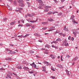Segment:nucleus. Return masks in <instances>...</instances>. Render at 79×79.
I'll return each mask as SVG.
<instances>
[{"instance_id": "1", "label": "nucleus", "mask_w": 79, "mask_h": 79, "mask_svg": "<svg viewBox=\"0 0 79 79\" xmlns=\"http://www.w3.org/2000/svg\"><path fill=\"white\" fill-rule=\"evenodd\" d=\"M45 9L44 10V11L45 12H48L49 11V9L48 8H51V6H46L45 7Z\"/></svg>"}, {"instance_id": "2", "label": "nucleus", "mask_w": 79, "mask_h": 79, "mask_svg": "<svg viewBox=\"0 0 79 79\" xmlns=\"http://www.w3.org/2000/svg\"><path fill=\"white\" fill-rule=\"evenodd\" d=\"M62 45H64V46H67L68 45V41L66 40H65L62 44Z\"/></svg>"}, {"instance_id": "3", "label": "nucleus", "mask_w": 79, "mask_h": 79, "mask_svg": "<svg viewBox=\"0 0 79 79\" xmlns=\"http://www.w3.org/2000/svg\"><path fill=\"white\" fill-rule=\"evenodd\" d=\"M55 27L53 26L49 28V30H48V31H49V32H50V31H53V30H55Z\"/></svg>"}, {"instance_id": "4", "label": "nucleus", "mask_w": 79, "mask_h": 79, "mask_svg": "<svg viewBox=\"0 0 79 79\" xmlns=\"http://www.w3.org/2000/svg\"><path fill=\"white\" fill-rule=\"evenodd\" d=\"M43 63L45 64H46V65H47V66H48V65H50V66H51L52 65V64H49V63L47 61H44L43 62Z\"/></svg>"}, {"instance_id": "5", "label": "nucleus", "mask_w": 79, "mask_h": 79, "mask_svg": "<svg viewBox=\"0 0 79 79\" xmlns=\"http://www.w3.org/2000/svg\"><path fill=\"white\" fill-rule=\"evenodd\" d=\"M27 15L28 16H29V17H32L33 16H34L35 14L34 13H32L31 14H27Z\"/></svg>"}, {"instance_id": "6", "label": "nucleus", "mask_w": 79, "mask_h": 79, "mask_svg": "<svg viewBox=\"0 0 79 79\" xmlns=\"http://www.w3.org/2000/svg\"><path fill=\"white\" fill-rule=\"evenodd\" d=\"M64 31H69V30H68V29L66 28V26H64Z\"/></svg>"}, {"instance_id": "7", "label": "nucleus", "mask_w": 79, "mask_h": 79, "mask_svg": "<svg viewBox=\"0 0 79 79\" xmlns=\"http://www.w3.org/2000/svg\"><path fill=\"white\" fill-rule=\"evenodd\" d=\"M18 3H19V4H21L23 3V1L22 0H19L18 1Z\"/></svg>"}, {"instance_id": "8", "label": "nucleus", "mask_w": 79, "mask_h": 79, "mask_svg": "<svg viewBox=\"0 0 79 79\" xmlns=\"http://www.w3.org/2000/svg\"><path fill=\"white\" fill-rule=\"evenodd\" d=\"M44 4L42 5H40V6H38V8H40V9H43V7H42L43 6H44Z\"/></svg>"}, {"instance_id": "9", "label": "nucleus", "mask_w": 79, "mask_h": 79, "mask_svg": "<svg viewBox=\"0 0 79 79\" xmlns=\"http://www.w3.org/2000/svg\"><path fill=\"white\" fill-rule=\"evenodd\" d=\"M66 72L67 73V74L68 76H70V73H69V71H68V70H65Z\"/></svg>"}, {"instance_id": "10", "label": "nucleus", "mask_w": 79, "mask_h": 79, "mask_svg": "<svg viewBox=\"0 0 79 79\" xmlns=\"http://www.w3.org/2000/svg\"><path fill=\"white\" fill-rule=\"evenodd\" d=\"M48 21H54V20H53V19L52 18L48 19Z\"/></svg>"}, {"instance_id": "11", "label": "nucleus", "mask_w": 79, "mask_h": 79, "mask_svg": "<svg viewBox=\"0 0 79 79\" xmlns=\"http://www.w3.org/2000/svg\"><path fill=\"white\" fill-rule=\"evenodd\" d=\"M37 2H39V3H40L41 4H43V2L41 0H36Z\"/></svg>"}, {"instance_id": "12", "label": "nucleus", "mask_w": 79, "mask_h": 79, "mask_svg": "<svg viewBox=\"0 0 79 79\" xmlns=\"http://www.w3.org/2000/svg\"><path fill=\"white\" fill-rule=\"evenodd\" d=\"M37 2H39V3H40L41 4H43V2L41 0H36Z\"/></svg>"}, {"instance_id": "13", "label": "nucleus", "mask_w": 79, "mask_h": 79, "mask_svg": "<svg viewBox=\"0 0 79 79\" xmlns=\"http://www.w3.org/2000/svg\"><path fill=\"white\" fill-rule=\"evenodd\" d=\"M16 53V52L15 51H12L10 52V53H9V54H15Z\"/></svg>"}, {"instance_id": "14", "label": "nucleus", "mask_w": 79, "mask_h": 79, "mask_svg": "<svg viewBox=\"0 0 79 79\" xmlns=\"http://www.w3.org/2000/svg\"><path fill=\"white\" fill-rule=\"evenodd\" d=\"M37 21H38V19H36V21L30 20V23H36V22H37Z\"/></svg>"}, {"instance_id": "15", "label": "nucleus", "mask_w": 79, "mask_h": 79, "mask_svg": "<svg viewBox=\"0 0 79 79\" xmlns=\"http://www.w3.org/2000/svg\"><path fill=\"white\" fill-rule=\"evenodd\" d=\"M15 23H16V21H14L13 22H11L10 23V24L11 25H13V24H15Z\"/></svg>"}, {"instance_id": "16", "label": "nucleus", "mask_w": 79, "mask_h": 79, "mask_svg": "<svg viewBox=\"0 0 79 79\" xmlns=\"http://www.w3.org/2000/svg\"><path fill=\"white\" fill-rule=\"evenodd\" d=\"M34 35H35V36H38L39 37L40 36V35H39L37 33H35L34 34Z\"/></svg>"}, {"instance_id": "17", "label": "nucleus", "mask_w": 79, "mask_h": 79, "mask_svg": "<svg viewBox=\"0 0 79 79\" xmlns=\"http://www.w3.org/2000/svg\"><path fill=\"white\" fill-rule=\"evenodd\" d=\"M19 5L20 6L22 7L24 6V4H23V3H22L21 4H19Z\"/></svg>"}, {"instance_id": "18", "label": "nucleus", "mask_w": 79, "mask_h": 79, "mask_svg": "<svg viewBox=\"0 0 79 79\" xmlns=\"http://www.w3.org/2000/svg\"><path fill=\"white\" fill-rule=\"evenodd\" d=\"M23 69L25 70H28V69H29L26 66H25L23 68Z\"/></svg>"}, {"instance_id": "19", "label": "nucleus", "mask_w": 79, "mask_h": 79, "mask_svg": "<svg viewBox=\"0 0 79 79\" xmlns=\"http://www.w3.org/2000/svg\"><path fill=\"white\" fill-rule=\"evenodd\" d=\"M50 57H51L53 59H55V56H53L52 54L50 56Z\"/></svg>"}, {"instance_id": "20", "label": "nucleus", "mask_w": 79, "mask_h": 79, "mask_svg": "<svg viewBox=\"0 0 79 79\" xmlns=\"http://www.w3.org/2000/svg\"><path fill=\"white\" fill-rule=\"evenodd\" d=\"M26 26H27L28 27H30L31 25L29 23H26L25 25Z\"/></svg>"}, {"instance_id": "21", "label": "nucleus", "mask_w": 79, "mask_h": 79, "mask_svg": "<svg viewBox=\"0 0 79 79\" xmlns=\"http://www.w3.org/2000/svg\"><path fill=\"white\" fill-rule=\"evenodd\" d=\"M29 34H27L25 36H23V38H25V37H27V36H29Z\"/></svg>"}, {"instance_id": "22", "label": "nucleus", "mask_w": 79, "mask_h": 79, "mask_svg": "<svg viewBox=\"0 0 79 79\" xmlns=\"http://www.w3.org/2000/svg\"><path fill=\"white\" fill-rule=\"evenodd\" d=\"M6 51H7V52H9V53H11L10 52L11 51V50H10L9 49H6Z\"/></svg>"}, {"instance_id": "23", "label": "nucleus", "mask_w": 79, "mask_h": 79, "mask_svg": "<svg viewBox=\"0 0 79 79\" xmlns=\"http://www.w3.org/2000/svg\"><path fill=\"white\" fill-rule=\"evenodd\" d=\"M41 24H44L45 25V24H47V22H42L41 23Z\"/></svg>"}, {"instance_id": "24", "label": "nucleus", "mask_w": 79, "mask_h": 79, "mask_svg": "<svg viewBox=\"0 0 79 79\" xmlns=\"http://www.w3.org/2000/svg\"><path fill=\"white\" fill-rule=\"evenodd\" d=\"M74 16L73 15H72L70 18V19H73V18H74Z\"/></svg>"}, {"instance_id": "25", "label": "nucleus", "mask_w": 79, "mask_h": 79, "mask_svg": "<svg viewBox=\"0 0 79 79\" xmlns=\"http://www.w3.org/2000/svg\"><path fill=\"white\" fill-rule=\"evenodd\" d=\"M50 14H52V11H50L47 13V15H50Z\"/></svg>"}, {"instance_id": "26", "label": "nucleus", "mask_w": 79, "mask_h": 79, "mask_svg": "<svg viewBox=\"0 0 79 79\" xmlns=\"http://www.w3.org/2000/svg\"><path fill=\"white\" fill-rule=\"evenodd\" d=\"M15 11H16V12H19V13H22V12L19 10H16Z\"/></svg>"}, {"instance_id": "27", "label": "nucleus", "mask_w": 79, "mask_h": 79, "mask_svg": "<svg viewBox=\"0 0 79 79\" xmlns=\"http://www.w3.org/2000/svg\"><path fill=\"white\" fill-rule=\"evenodd\" d=\"M29 53H34V52L32 50H31L29 51Z\"/></svg>"}, {"instance_id": "28", "label": "nucleus", "mask_w": 79, "mask_h": 79, "mask_svg": "<svg viewBox=\"0 0 79 79\" xmlns=\"http://www.w3.org/2000/svg\"><path fill=\"white\" fill-rule=\"evenodd\" d=\"M56 41H61V40L60 38H58L56 40Z\"/></svg>"}, {"instance_id": "29", "label": "nucleus", "mask_w": 79, "mask_h": 79, "mask_svg": "<svg viewBox=\"0 0 79 79\" xmlns=\"http://www.w3.org/2000/svg\"><path fill=\"white\" fill-rule=\"evenodd\" d=\"M73 34H74L75 37H76V33L75 32H73Z\"/></svg>"}, {"instance_id": "30", "label": "nucleus", "mask_w": 79, "mask_h": 79, "mask_svg": "<svg viewBox=\"0 0 79 79\" xmlns=\"http://www.w3.org/2000/svg\"><path fill=\"white\" fill-rule=\"evenodd\" d=\"M47 29V27H45L44 28H43L42 29V30H46Z\"/></svg>"}, {"instance_id": "31", "label": "nucleus", "mask_w": 79, "mask_h": 79, "mask_svg": "<svg viewBox=\"0 0 79 79\" xmlns=\"http://www.w3.org/2000/svg\"><path fill=\"white\" fill-rule=\"evenodd\" d=\"M33 67H34V68H36L37 67V65L35 64H34L32 65Z\"/></svg>"}, {"instance_id": "32", "label": "nucleus", "mask_w": 79, "mask_h": 79, "mask_svg": "<svg viewBox=\"0 0 79 79\" xmlns=\"http://www.w3.org/2000/svg\"><path fill=\"white\" fill-rule=\"evenodd\" d=\"M61 15H62V13H59L57 15V16H61Z\"/></svg>"}, {"instance_id": "33", "label": "nucleus", "mask_w": 79, "mask_h": 79, "mask_svg": "<svg viewBox=\"0 0 79 79\" xmlns=\"http://www.w3.org/2000/svg\"><path fill=\"white\" fill-rule=\"evenodd\" d=\"M77 59V57H76L75 58L73 59V61H76Z\"/></svg>"}, {"instance_id": "34", "label": "nucleus", "mask_w": 79, "mask_h": 79, "mask_svg": "<svg viewBox=\"0 0 79 79\" xmlns=\"http://www.w3.org/2000/svg\"><path fill=\"white\" fill-rule=\"evenodd\" d=\"M61 65L60 64H57L56 65V66H57L58 67H59L60 68V67Z\"/></svg>"}, {"instance_id": "35", "label": "nucleus", "mask_w": 79, "mask_h": 79, "mask_svg": "<svg viewBox=\"0 0 79 79\" xmlns=\"http://www.w3.org/2000/svg\"><path fill=\"white\" fill-rule=\"evenodd\" d=\"M0 70L1 71H3V70H5V69L3 68H2L0 69Z\"/></svg>"}, {"instance_id": "36", "label": "nucleus", "mask_w": 79, "mask_h": 79, "mask_svg": "<svg viewBox=\"0 0 79 79\" xmlns=\"http://www.w3.org/2000/svg\"><path fill=\"white\" fill-rule=\"evenodd\" d=\"M18 37H23V35H19L18 36Z\"/></svg>"}, {"instance_id": "37", "label": "nucleus", "mask_w": 79, "mask_h": 79, "mask_svg": "<svg viewBox=\"0 0 79 79\" xmlns=\"http://www.w3.org/2000/svg\"><path fill=\"white\" fill-rule=\"evenodd\" d=\"M17 68L18 69H22V68H21V66L18 67H17Z\"/></svg>"}, {"instance_id": "38", "label": "nucleus", "mask_w": 79, "mask_h": 79, "mask_svg": "<svg viewBox=\"0 0 79 79\" xmlns=\"http://www.w3.org/2000/svg\"><path fill=\"white\" fill-rule=\"evenodd\" d=\"M31 27L32 28V29H34L35 28V26H34V25L32 26Z\"/></svg>"}, {"instance_id": "39", "label": "nucleus", "mask_w": 79, "mask_h": 79, "mask_svg": "<svg viewBox=\"0 0 79 79\" xmlns=\"http://www.w3.org/2000/svg\"><path fill=\"white\" fill-rule=\"evenodd\" d=\"M18 26L20 27H22L23 26V24H19L18 25Z\"/></svg>"}, {"instance_id": "40", "label": "nucleus", "mask_w": 79, "mask_h": 79, "mask_svg": "<svg viewBox=\"0 0 79 79\" xmlns=\"http://www.w3.org/2000/svg\"><path fill=\"white\" fill-rule=\"evenodd\" d=\"M21 21L23 23H24V20H23V19H21Z\"/></svg>"}, {"instance_id": "41", "label": "nucleus", "mask_w": 79, "mask_h": 79, "mask_svg": "<svg viewBox=\"0 0 79 79\" xmlns=\"http://www.w3.org/2000/svg\"><path fill=\"white\" fill-rule=\"evenodd\" d=\"M53 42V43H54V44H58V42L57 41H54Z\"/></svg>"}, {"instance_id": "42", "label": "nucleus", "mask_w": 79, "mask_h": 79, "mask_svg": "<svg viewBox=\"0 0 79 79\" xmlns=\"http://www.w3.org/2000/svg\"><path fill=\"white\" fill-rule=\"evenodd\" d=\"M52 47H53V48H56V47H55V46L53 45H52Z\"/></svg>"}, {"instance_id": "43", "label": "nucleus", "mask_w": 79, "mask_h": 79, "mask_svg": "<svg viewBox=\"0 0 79 79\" xmlns=\"http://www.w3.org/2000/svg\"><path fill=\"white\" fill-rule=\"evenodd\" d=\"M27 5H28V7H29V6H30V3L28 2L27 3Z\"/></svg>"}, {"instance_id": "44", "label": "nucleus", "mask_w": 79, "mask_h": 79, "mask_svg": "<svg viewBox=\"0 0 79 79\" xmlns=\"http://www.w3.org/2000/svg\"><path fill=\"white\" fill-rule=\"evenodd\" d=\"M58 13V12L54 11L52 13V14H55V13Z\"/></svg>"}, {"instance_id": "45", "label": "nucleus", "mask_w": 79, "mask_h": 79, "mask_svg": "<svg viewBox=\"0 0 79 79\" xmlns=\"http://www.w3.org/2000/svg\"><path fill=\"white\" fill-rule=\"evenodd\" d=\"M42 68L43 69H46V67H45V66H43V67H42Z\"/></svg>"}, {"instance_id": "46", "label": "nucleus", "mask_w": 79, "mask_h": 79, "mask_svg": "<svg viewBox=\"0 0 79 79\" xmlns=\"http://www.w3.org/2000/svg\"><path fill=\"white\" fill-rule=\"evenodd\" d=\"M59 35H63V33H59Z\"/></svg>"}, {"instance_id": "47", "label": "nucleus", "mask_w": 79, "mask_h": 79, "mask_svg": "<svg viewBox=\"0 0 79 79\" xmlns=\"http://www.w3.org/2000/svg\"><path fill=\"white\" fill-rule=\"evenodd\" d=\"M60 68H61V69H63V67L61 65H60Z\"/></svg>"}, {"instance_id": "48", "label": "nucleus", "mask_w": 79, "mask_h": 79, "mask_svg": "<svg viewBox=\"0 0 79 79\" xmlns=\"http://www.w3.org/2000/svg\"><path fill=\"white\" fill-rule=\"evenodd\" d=\"M29 73H30V74H32V73H33V72H32V71H31V72L30 71V72H29Z\"/></svg>"}, {"instance_id": "49", "label": "nucleus", "mask_w": 79, "mask_h": 79, "mask_svg": "<svg viewBox=\"0 0 79 79\" xmlns=\"http://www.w3.org/2000/svg\"><path fill=\"white\" fill-rule=\"evenodd\" d=\"M69 40H71V36H69L68 38Z\"/></svg>"}, {"instance_id": "50", "label": "nucleus", "mask_w": 79, "mask_h": 79, "mask_svg": "<svg viewBox=\"0 0 79 79\" xmlns=\"http://www.w3.org/2000/svg\"><path fill=\"white\" fill-rule=\"evenodd\" d=\"M19 10H23V9L22 8H19Z\"/></svg>"}, {"instance_id": "51", "label": "nucleus", "mask_w": 79, "mask_h": 79, "mask_svg": "<svg viewBox=\"0 0 79 79\" xmlns=\"http://www.w3.org/2000/svg\"><path fill=\"white\" fill-rule=\"evenodd\" d=\"M6 18H4L3 19V21H6Z\"/></svg>"}, {"instance_id": "52", "label": "nucleus", "mask_w": 79, "mask_h": 79, "mask_svg": "<svg viewBox=\"0 0 79 79\" xmlns=\"http://www.w3.org/2000/svg\"><path fill=\"white\" fill-rule=\"evenodd\" d=\"M66 56L67 57V58H69V57H70V56H69V55H67Z\"/></svg>"}, {"instance_id": "53", "label": "nucleus", "mask_w": 79, "mask_h": 79, "mask_svg": "<svg viewBox=\"0 0 79 79\" xmlns=\"http://www.w3.org/2000/svg\"><path fill=\"white\" fill-rule=\"evenodd\" d=\"M42 71H44L45 72V71H46V69H43L42 70Z\"/></svg>"}, {"instance_id": "54", "label": "nucleus", "mask_w": 79, "mask_h": 79, "mask_svg": "<svg viewBox=\"0 0 79 79\" xmlns=\"http://www.w3.org/2000/svg\"><path fill=\"white\" fill-rule=\"evenodd\" d=\"M75 21L74 20V19H73L72 20V22L73 23H75Z\"/></svg>"}, {"instance_id": "55", "label": "nucleus", "mask_w": 79, "mask_h": 79, "mask_svg": "<svg viewBox=\"0 0 79 79\" xmlns=\"http://www.w3.org/2000/svg\"><path fill=\"white\" fill-rule=\"evenodd\" d=\"M51 77L52 78V79H55V77L51 76Z\"/></svg>"}, {"instance_id": "56", "label": "nucleus", "mask_w": 79, "mask_h": 79, "mask_svg": "<svg viewBox=\"0 0 79 79\" xmlns=\"http://www.w3.org/2000/svg\"><path fill=\"white\" fill-rule=\"evenodd\" d=\"M51 69L52 70V71H55V69H54V68H52Z\"/></svg>"}, {"instance_id": "57", "label": "nucleus", "mask_w": 79, "mask_h": 79, "mask_svg": "<svg viewBox=\"0 0 79 79\" xmlns=\"http://www.w3.org/2000/svg\"><path fill=\"white\" fill-rule=\"evenodd\" d=\"M65 0H62L61 1V2L63 3V2H64V1H65Z\"/></svg>"}, {"instance_id": "58", "label": "nucleus", "mask_w": 79, "mask_h": 79, "mask_svg": "<svg viewBox=\"0 0 79 79\" xmlns=\"http://www.w3.org/2000/svg\"><path fill=\"white\" fill-rule=\"evenodd\" d=\"M8 10H12V9L11 8H10V7L8 8Z\"/></svg>"}, {"instance_id": "59", "label": "nucleus", "mask_w": 79, "mask_h": 79, "mask_svg": "<svg viewBox=\"0 0 79 79\" xmlns=\"http://www.w3.org/2000/svg\"><path fill=\"white\" fill-rule=\"evenodd\" d=\"M45 47H48V45H47L45 46Z\"/></svg>"}, {"instance_id": "60", "label": "nucleus", "mask_w": 79, "mask_h": 79, "mask_svg": "<svg viewBox=\"0 0 79 79\" xmlns=\"http://www.w3.org/2000/svg\"><path fill=\"white\" fill-rule=\"evenodd\" d=\"M14 4H16V1H14Z\"/></svg>"}, {"instance_id": "61", "label": "nucleus", "mask_w": 79, "mask_h": 79, "mask_svg": "<svg viewBox=\"0 0 79 79\" xmlns=\"http://www.w3.org/2000/svg\"><path fill=\"white\" fill-rule=\"evenodd\" d=\"M9 45H10V46H12V47H13V46H14L12 44H10Z\"/></svg>"}, {"instance_id": "62", "label": "nucleus", "mask_w": 79, "mask_h": 79, "mask_svg": "<svg viewBox=\"0 0 79 79\" xmlns=\"http://www.w3.org/2000/svg\"><path fill=\"white\" fill-rule=\"evenodd\" d=\"M13 74L15 75V76H17V74H16V73H13Z\"/></svg>"}, {"instance_id": "63", "label": "nucleus", "mask_w": 79, "mask_h": 79, "mask_svg": "<svg viewBox=\"0 0 79 79\" xmlns=\"http://www.w3.org/2000/svg\"><path fill=\"white\" fill-rule=\"evenodd\" d=\"M54 2H55V3H58V2H57V1L56 0H54Z\"/></svg>"}, {"instance_id": "64", "label": "nucleus", "mask_w": 79, "mask_h": 79, "mask_svg": "<svg viewBox=\"0 0 79 79\" xmlns=\"http://www.w3.org/2000/svg\"><path fill=\"white\" fill-rule=\"evenodd\" d=\"M74 23H76V24H78V22H75Z\"/></svg>"}]
</instances>
